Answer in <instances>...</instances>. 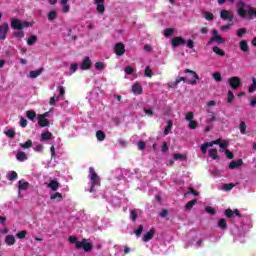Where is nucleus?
<instances>
[{"mask_svg":"<svg viewBox=\"0 0 256 256\" xmlns=\"http://www.w3.org/2000/svg\"><path fill=\"white\" fill-rule=\"evenodd\" d=\"M124 71H125L126 75H133L134 69H133V67L128 66V67H126V68L124 69Z\"/></svg>","mask_w":256,"mask_h":256,"instance_id":"nucleus-61","label":"nucleus"},{"mask_svg":"<svg viewBox=\"0 0 256 256\" xmlns=\"http://www.w3.org/2000/svg\"><path fill=\"white\" fill-rule=\"evenodd\" d=\"M77 69H79V64H77V63H72V64L70 65V71H71V73H75V72L77 71Z\"/></svg>","mask_w":256,"mask_h":256,"instance_id":"nucleus-58","label":"nucleus"},{"mask_svg":"<svg viewBox=\"0 0 256 256\" xmlns=\"http://www.w3.org/2000/svg\"><path fill=\"white\" fill-rule=\"evenodd\" d=\"M171 43H172V47H179V45H185L187 41H185V39L181 37H174Z\"/></svg>","mask_w":256,"mask_h":256,"instance_id":"nucleus-18","label":"nucleus"},{"mask_svg":"<svg viewBox=\"0 0 256 256\" xmlns=\"http://www.w3.org/2000/svg\"><path fill=\"white\" fill-rule=\"evenodd\" d=\"M94 5H96L97 13H100V15L105 13V0H94Z\"/></svg>","mask_w":256,"mask_h":256,"instance_id":"nucleus-11","label":"nucleus"},{"mask_svg":"<svg viewBox=\"0 0 256 256\" xmlns=\"http://www.w3.org/2000/svg\"><path fill=\"white\" fill-rule=\"evenodd\" d=\"M34 151L41 153L43 151V144H38L34 147Z\"/></svg>","mask_w":256,"mask_h":256,"instance_id":"nucleus-64","label":"nucleus"},{"mask_svg":"<svg viewBox=\"0 0 256 256\" xmlns=\"http://www.w3.org/2000/svg\"><path fill=\"white\" fill-rule=\"evenodd\" d=\"M5 243H6V245L12 246L15 243V236L7 235L5 237Z\"/></svg>","mask_w":256,"mask_h":256,"instance_id":"nucleus-29","label":"nucleus"},{"mask_svg":"<svg viewBox=\"0 0 256 256\" xmlns=\"http://www.w3.org/2000/svg\"><path fill=\"white\" fill-rule=\"evenodd\" d=\"M88 179H90V182L88 183L89 193H97V191H99V187H101V177H99L95 168L89 167Z\"/></svg>","mask_w":256,"mask_h":256,"instance_id":"nucleus-1","label":"nucleus"},{"mask_svg":"<svg viewBox=\"0 0 256 256\" xmlns=\"http://www.w3.org/2000/svg\"><path fill=\"white\" fill-rule=\"evenodd\" d=\"M18 189L19 191H29V189H31V184L22 179L18 182Z\"/></svg>","mask_w":256,"mask_h":256,"instance_id":"nucleus-14","label":"nucleus"},{"mask_svg":"<svg viewBox=\"0 0 256 256\" xmlns=\"http://www.w3.org/2000/svg\"><path fill=\"white\" fill-rule=\"evenodd\" d=\"M234 99H235V95L233 94V92L232 91H228L227 102L228 103H232Z\"/></svg>","mask_w":256,"mask_h":256,"instance_id":"nucleus-57","label":"nucleus"},{"mask_svg":"<svg viewBox=\"0 0 256 256\" xmlns=\"http://www.w3.org/2000/svg\"><path fill=\"white\" fill-rule=\"evenodd\" d=\"M184 73H188L186 77H180L177 78L174 83L170 84V87H177L181 81H184V83H188V85H195L197 83V79H199V76H197V73L193 70L186 69Z\"/></svg>","mask_w":256,"mask_h":256,"instance_id":"nucleus-2","label":"nucleus"},{"mask_svg":"<svg viewBox=\"0 0 256 256\" xmlns=\"http://www.w3.org/2000/svg\"><path fill=\"white\" fill-rule=\"evenodd\" d=\"M82 71H87V69H91V58L85 57L80 65Z\"/></svg>","mask_w":256,"mask_h":256,"instance_id":"nucleus-17","label":"nucleus"},{"mask_svg":"<svg viewBox=\"0 0 256 256\" xmlns=\"http://www.w3.org/2000/svg\"><path fill=\"white\" fill-rule=\"evenodd\" d=\"M197 203V199H193L191 201H189L187 204H186V210L187 211H191L193 209V207H195V204Z\"/></svg>","mask_w":256,"mask_h":256,"instance_id":"nucleus-37","label":"nucleus"},{"mask_svg":"<svg viewBox=\"0 0 256 256\" xmlns=\"http://www.w3.org/2000/svg\"><path fill=\"white\" fill-rule=\"evenodd\" d=\"M96 137H97L98 141H105V132L98 130L96 132Z\"/></svg>","mask_w":256,"mask_h":256,"instance_id":"nucleus-43","label":"nucleus"},{"mask_svg":"<svg viewBox=\"0 0 256 256\" xmlns=\"http://www.w3.org/2000/svg\"><path fill=\"white\" fill-rule=\"evenodd\" d=\"M106 67L107 65L104 62L95 63V69H97V71H103V69H105Z\"/></svg>","mask_w":256,"mask_h":256,"instance_id":"nucleus-40","label":"nucleus"},{"mask_svg":"<svg viewBox=\"0 0 256 256\" xmlns=\"http://www.w3.org/2000/svg\"><path fill=\"white\" fill-rule=\"evenodd\" d=\"M205 211H206V213H208L209 215H215V209H213V207H211V206H207V207L205 208Z\"/></svg>","mask_w":256,"mask_h":256,"instance_id":"nucleus-59","label":"nucleus"},{"mask_svg":"<svg viewBox=\"0 0 256 256\" xmlns=\"http://www.w3.org/2000/svg\"><path fill=\"white\" fill-rule=\"evenodd\" d=\"M26 117L27 119H30V121H35V117H37V113H35V111L33 110H28L26 112Z\"/></svg>","mask_w":256,"mask_h":256,"instance_id":"nucleus-32","label":"nucleus"},{"mask_svg":"<svg viewBox=\"0 0 256 256\" xmlns=\"http://www.w3.org/2000/svg\"><path fill=\"white\" fill-rule=\"evenodd\" d=\"M20 146L22 147V149H29V147L33 146V142L31 140H28L25 143H21Z\"/></svg>","mask_w":256,"mask_h":256,"instance_id":"nucleus-49","label":"nucleus"},{"mask_svg":"<svg viewBox=\"0 0 256 256\" xmlns=\"http://www.w3.org/2000/svg\"><path fill=\"white\" fill-rule=\"evenodd\" d=\"M220 18L223 21H233V19H235V15L229 10H221Z\"/></svg>","mask_w":256,"mask_h":256,"instance_id":"nucleus-8","label":"nucleus"},{"mask_svg":"<svg viewBox=\"0 0 256 256\" xmlns=\"http://www.w3.org/2000/svg\"><path fill=\"white\" fill-rule=\"evenodd\" d=\"M173 33H175V29H173V28H166L164 30V37H171V35H173Z\"/></svg>","mask_w":256,"mask_h":256,"instance_id":"nucleus-45","label":"nucleus"},{"mask_svg":"<svg viewBox=\"0 0 256 256\" xmlns=\"http://www.w3.org/2000/svg\"><path fill=\"white\" fill-rule=\"evenodd\" d=\"M114 50H115L116 55L121 57V55L125 54V45H123V43H117L115 45Z\"/></svg>","mask_w":256,"mask_h":256,"instance_id":"nucleus-16","label":"nucleus"},{"mask_svg":"<svg viewBox=\"0 0 256 256\" xmlns=\"http://www.w3.org/2000/svg\"><path fill=\"white\" fill-rule=\"evenodd\" d=\"M247 33V28H239L236 31V35L237 37H239L240 39L243 37V35H245Z\"/></svg>","mask_w":256,"mask_h":256,"instance_id":"nucleus-44","label":"nucleus"},{"mask_svg":"<svg viewBox=\"0 0 256 256\" xmlns=\"http://www.w3.org/2000/svg\"><path fill=\"white\" fill-rule=\"evenodd\" d=\"M35 43H37V36L32 35L27 40V45L33 46Z\"/></svg>","mask_w":256,"mask_h":256,"instance_id":"nucleus-41","label":"nucleus"},{"mask_svg":"<svg viewBox=\"0 0 256 256\" xmlns=\"http://www.w3.org/2000/svg\"><path fill=\"white\" fill-rule=\"evenodd\" d=\"M44 69L39 68L38 70L30 71V79H37L41 73H43Z\"/></svg>","mask_w":256,"mask_h":256,"instance_id":"nucleus-25","label":"nucleus"},{"mask_svg":"<svg viewBox=\"0 0 256 256\" xmlns=\"http://www.w3.org/2000/svg\"><path fill=\"white\" fill-rule=\"evenodd\" d=\"M213 145H219L220 149H227V147H229V141L219 138L212 142H205L200 147V150L202 151L203 155L207 154V148L213 147Z\"/></svg>","mask_w":256,"mask_h":256,"instance_id":"nucleus-4","label":"nucleus"},{"mask_svg":"<svg viewBox=\"0 0 256 256\" xmlns=\"http://www.w3.org/2000/svg\"><path fill=\"white\" fill-rule=\"evenodd\" d=\"M231 27H233V23L223 25L220 27V31H228V29H231Z\"/></svg>","mask_w":256,"mask_h":256,"instance_id":"nucleus-60","label":"nucleus"},{"mask_svg":"<svg viewBox=\"0 0 256 256\" xmlns=\"http://www.w3.org/2000/svg\"><path fill=\"white\" fill-rule=\"evenodd\" d=\"M206 123H214V121H217V116L215 115V112L211 110V108H206Z\"/></svg>","mask_w":256,"mask_h":256,"instance_id":"nucleus-12","label":"nucleus"},{"mask_svg":"<svg viewBox=\"0 0 256 256\" xmlns=\"http://www.w3.org/2000/svg\"><path fill=\"white\" fill-rule=\"evenodd\" d=\"M54 137L53 134L49 131H44L41 133L40 141H53Z\"/></svg>","mask_w":256,"mask_h":256,"instance_id":"nucleus-15","label":"nucleus"},{"mask_svg":"<svg viewBox=\"0 0 256 256\" xmlns=\"http://www.w3.org/2000/svg\"><path fill=\"white\" fill-rule=\"evenodd\" d=\"M59 100V96H53L50 98L49 104L50 105H55V103H57V101Z\"/></svg>","mask_w":256,"mask_h":256,"instance_id":"nucleus-62","label":"nucleus"},{"mask_svg":"<svg viewBox=\"0 0 256 256\" xmlns=\"http://www.w3.org/2000/svg\"><path fill=\"white\" fill-rule=\"evenodd\" d=\"M143 233V225H139L138 229L134 230V234L136 235V237H141Z\"/></svg>","mask_w":256,"mask_h":256,"instance_id":"nucleus-52","label":"nucleus"},{"mask_svg":"<svg viewBox=\"0 0 256 256\" xmlns=\"http://www.w3.org/2000/svg\"><path fill=\"white\" fill-rule=\"evenodd\" d=\"M240 51H243V53L249 52V44L246 40H242L239 42Z\"/></svg>","mask_w":256,"mask_h":256,"instance_id":"nucleus-23","label":"nucleus"},{"mask_svg":"<svg viewBox=\"0 0 256 256\" xmlns=\"http://www.w3.org/2000/svg\"><path fill=\"white\" fill-rule=\"evenodd\" d=\"M212 50L216 53V55H219L220 57L225 56V52L219 47H213Z\"/></svg>","mask_w":256,"mask_h":256,"instance_id":"nucleus-50","label":"nucleus"},{"mask_svg":"<svg viewBox=\"0 0 256 256\" xmlns=\"http://www.w3.org/2000/svg\"><path fill=\"white\" fill-rule=\"evenodd\" d=\"M60 3L62 4V13H69L71 11L69 0H60Z\"/></svg>","mask_w":256,"mask_h":256,"instance_id":"nucleus-20","label":"nucleus"},{"mask_svg":"<svg viewBox=\"0 0 256 256\" xmlns=\"http://www.w3.org/2000/svg\"><path fill=\"white\" fill-rule=\"evenodd\" d=\"M171 129H173V122L171 120L167 121V126L164 129V135H168L171 133Z\"/></svg>","mask_w":256,"mask_h":256,"instance_id":"nucleus-31","label":"nucleus"},{"mask_svg":"<svg viewBox=\"0 0 256 256\" xmlns=\"http://www.w3.org/2000/svg\"><path fill=\"white\" fill-rule=\"evenodd\" d=\"M243 165V160L239 159L237 161H232L229 163V169H235L237 167H241Z\"/></svg>","mask_w":256,"mask_h":256,"instance_id":"nucleus-26","label":"nucleus"},{"mask_svg":"<svg viewBox=\"0 0 256 256\" xmlns=\"http://www.w3.org/2000/svg\"><path fill=\"white\" fill-rule=\"evenodd\" d=\"M47 17L48 21H55V19H57V11L51 10L50 12H48Z\"/></svg>","mask_w":256,"mask_h":256,"instance_id":"nucleus-34","label":"nucleus"},{"mask_svg":"<svg viewBox=\"0 0 256 256\" xmlns=\"http://www.w3.org/2000/svg\"><path fill=\"white\" fill-rule=\"evenodd\" d=\"M173 159H174V161H181L182 163L187 162V155L186 154L175 153L173 155Z\"/></svg>","mask_w":256,"mask_h":256,"instance_id":"nucleus-22","label":"nucleus"},{"mask_svg":"<svg viewBox=\"0 0 256 256\" xmlns=\"http://www.w3.org/2000/svg\"><path fill=\"white\" fill-rule=\"evenodd\" d=\"M8 181H15L17 179V172L15 171H9L6 175Z\"/></svg>","mask_w":256,"mask_h":256,"instance_id":"nucleus-33","label":"nucleus"},{"mask_svg":"<svg viewBox=\"0 0 256 256\" xmlns=\"http://www.w3.org/2000/svg\"><path fill=\"white\" fill-rule=\"evenodd\" d=\"M233 187H235V184L230 183V184H224L222 186L223 191H231V189H233Z\"/></svg>","mask_w":256,"mask_h":256,"instance_id":"nucleus-53","label":"nucleus"},{"mask_svg":"<svg viewBox=\"0 0 256 256\" xmlns=\"http://www.w3.org/2000/svg\"><path fill=\"white\" fill-rule=\"evenodd\" d=\"M16 159H17V161H20L21 163H23V161H27L28 157L25 152L18 151L16 154Z\"/></svg>","mask_w":256,"mask_h":256,"instance_id":"nucleus-24","label":"nucleus"},{"mask_svg":"<svg viewBox=\"0 0 256 256\" xmlns=\"http://www.w3.org/2000/svg\"><path fill=\"white\" fill-rule=\"evenodd\" d=\"M189 129H197L199 127V122L197 120H191L188 122Z\"/></svg>","mask_w":256,"mask_h":256,"instance_id":"nucleus-39","label":"nucleus"},{"mask_svg":"<svg viewBox=\"0 0 256 256\" xmlns=\"http://www.w3.org/2000/svg\"><path fill=\"white\" fill-rule=\"evenodd\" d=\"M34 22L21 21L18 18L11 19V28L16 31H21L27 27H33Z\"/></svg>","mask_w":256,"mask_h":256,"instance_id":"nucleus-5","label":"nucleus"},{"mask_svg":"<svg viewBox=\"0 0 256 256\" xmlns=\"http://www.w3.org/2000/svg\"><path fill=\"white\" fill-rule=\"evenodd\" d=\"M154 237H155V228H151L148 232L144 234V236L142 237V241L144 243H149V241H151V239H153Z\"/></svg>","mask_w":256,"mask_h":256,"instance_id":"nucleus-13","label":"nucleus"},{"mask_svg":"<svg viewBox=\"0 0 256 256\" xmlns=\"http://www.w3.org/2000/svg\"><path fill=\"white\" fill-rule=\"evenodd\" d=\"M144 75H145V77H153V71L151 70V68L149 66L146 67V69L144 71Z\"/></svg>","mask_w":256,"mask_h":256,"instance_id":"nucleus-54","label":"nucleus"},{"mask_svg":"<svg viewBox=\"0 0 256 256\" xmlns=\"http://www.w3.org/2000/svg\"><path fill=\"white\" fill-rule=\"evenodd\" d=\"M37 119H38L39 127H49V120H47V118H44V116H41V114H38Z\"/></svg>","mask_w":256,"mask_h":256,"instance_id":"nucleus-19","label":"nucleus"},{"mask_svg":"<svg viewBox=\"0 0 256 256\" xmlns=\"http://www.w3.org/2000/svg\"><path fill=\"white\" fill-rule=\"evenodd\" d=\"M97 91H99V88H94L93 91L90 92V99H97V97H99Z\"/></svg>","mask_w":256,"mask_h":256,"instance_id":"nucleus-51","label":"nucleus"},{"mask_svg":"<svg viewBox=\"0 0 256 256\" xmlns=\"http://www.w3.org/2000/svg\"><path fill=\"white\" fill-rule=\"evenodd\" d=\"M239 129H240L241 135H245V133L247 131V124H245V122H241Z\"/></svg>","mask_w":256,"mask_h":256,"instance_id":"nucleus-47","label":"nucleus"},{"mask_svg":"<svg viewBox=\"0 0 256 256\" xmlns=\"http://www.w3.org/2000/svg\"><path fill=\"white\" fill-rule=\"evenodd\" d=\"M203 17L206 21H213L215 19V16L211 12H203Z\"/></svg>","mask_w":256,"mask_h":256,"instance_id":"nucleus-36","label":"nucleus"},{"mask_svg":"<svg viewBox=\"0 0 256 256\" xmlns=\"http://www.w3.org/2000/svg\"><path fill=\"white\" fill-rule=\"evenodd\" d=\"M228 83L231 89L237 90L241 87V78L237 76L231 77L228 79Z\"/></svg>","mask_w":256,"mask_h":256,"instance_id":"nucleus-7","label":"nucleus"},{"mask_svg":"<svg viewBox=\"0 0 256 256\" xmlns=\"http://www.w3.org/2000/svg\"><path fill=\"white\" fill-rule=\"evenodd\" d=\"M209 43H217L218 45H221V43H225V39L219 35V32L217 30L212 31V38L210 39Z\"/></svg>","mask_w":256,"mask_h":256,"instance_id":"nucleus-9","label":"nucleus"},{"mask_svg":"<svg viewBox=\"0 0 256 256\" xmlns=\"http://www.w3.org/2000/svg\"><path fill=\"white\" fill-rule=\"evenodd\" d=\"M225 217H227V219H231V217H233V210H231V208H228L225 210Z\"/></svg>","mask_w":256,"mask_h":256,"instance_id":"nucleus-56","label":"nucleus"},{"mask_svg":"<svg viewBox=\"0 0 256 256\" xmlns=\"http://www.w3.org/2000/svg\"><path fill=\"white\" fill-rule=\"evenodd\" d=\"M14 37L16 39H18V41H21V39H23V37H25V32H23V30H18L16 32H14Z\"/></svg>","mask_w":256,"mask_h":256,"instance_id":"nucleus-35","label":"nucleus"},{"mask_svg":"<svg viewBox=\"0 0 256 256\" xmlns=\"http://www.w3.org/2000/svg\"><path fill=\"white\" fill-rule=\"evenodd\" d=\"M185 119H186L187 123H189V121L195 120V113H193L191 111L187 112L185 115Z\"/></svg>","mask_w":256,"mask_h":256,"instance_id":"nucleus-42","label":"nucleus"},{"mask_svg":"<svg viewBox=\"0 0 256 256\" xmlns=\"http://www.w3.org/2000/svg\"><path fill=\"white\" fill-rule=\"evenodd\" d=\"M9 32V24L7 22H4L0 26V39L2 41H5L7 39V33Z\"/></svg>","mask_w":256,"mask_h":256,"instance_id":"nucleus-10","label":"nucleus"},{"mask_svg":"<svg viewBox=\"0 0 256 256\" xmlns=\"http://www.w3.org/2000/svg\"><path fill=\"white\" fill-rule=\"evenodd\" d=\"M47 186L49 189H52V191H57V189H59V182H57V180H51Z\"/></svg>","mask_w":256,"mask_h":256,"instance_id":"nucleus-27","label":"nucleus"},{"mask_svg":"<svg viewBox=\"0 0 256 256\" xmlns=\"http://www.w3.org/2000/svg\"><path fill=\"white\" fill-rule=\"evenodd\" d=\"M212 79H214V81H216V83H219L221 81V72H214L212 74Z\"/></svg>","mask_w":256,"mask_h":256,"instance_id":"nucleus-46","label":"nucleus"},{"mask_svg":"<svg viewBox=\"0 0 256 256\" xmlns=\"http://www.w3.org/2000/svg\"><path fill=\"white\" fill-rule=\"evenodd\" d=\"M256 90V79L255 78H252V85L248 88V91L250 93H253V91Z\"/></svg>","mask_w":256,"mask_h":256,"instance_id":"nucleus-55","label":"nucleus"},{"mask_svg":"<svg viewBox=\"0 0 256 256\" xmlns=\"http://www.w3.org/2000/svg\"><path fill=\"white\" fill-rule=\"evenodd\" d=\"M218 227L220 228V229H222V231H227V220H225V219H220L219 221H218Z\"/></svg>","mask_w":256,"mask_h":256,"instance_id":"nucleus-30","label":"nucleus"},{"mask_svg":"<svg viewBox=\"0 0 256 256\" xmlns=\"http://www.w3.org/2000/svg\"><path fill=\"white\" fill-rule=\"evenodd\" d=\"M208 155L213 160L219 159V154L217 152V149H210V150H208Z\"/></svg>","mask_w":256,"mask_h":256,"instance_id":"nucleus-28","label":"nucleus"},{"mask_svg":"<svg viewBox=\"0 0 256 256\" xmlns=\"http://www.w3.org/2000/svg\"><path fill=\"white\" fill-rule=\"evenodd\" d=\"M76 249H83L86 253H89L93 251V244L83 238L81 242H76Z\"/></svg>","mask_w":256,"mask_h":256,"instance_id":"nucleus-6","label":"nucleus"},{"mask_svg":"<svg viewBox=\"0 0 256 256\" xmlns=\"http://www.w3.org/2000/svg\"><path fill=\"white\" fill-rule=\"evenodd\" d=\"M130 216L133 222L137 221V212L135 210H130Z\"/></svg>","mask_w":256,"mask_h":256,"instance_id":"nucleus-63","label":"nucleus"},{"mask_svg":"<svg viewBox=\"0 0 256 256\" xmlns=\"http://www.w3.org/2000/svg\"><path fill=\"white\" fill-rule=\"evenodd\" d=\"M132 93H134V95H141V93H143V87L141 86V84H133Z\"/></svg>","mask_w":256,"mask_h":256,"instance_id":"nucleus-21","label":"nucleus"},{"mask_svg":"<svg viewBox=\"0 0 256 256\" xmlns=\"http://www.w3.org/2000/svg\"><path fill=\"white\" fill-rule=\"evenodd\" d=\"M4 134L6 135V137L13 139V137H15V128L4 131Z\"/></svg>","mask_w":256,"mask_h":256,"instance_id":"nucleus-38","label":"nucleus"},{"mask_svg":"<svg viewBox=\"0 0 256 256\" xmlns=\"http://www.w3.org/2000/svg\"><path fill=\"white\" fill-rule=\"evenodd\" d=\"M133 173L129 170L122 171V178L118 179V187L119 191H125L126 189H129V182L133 181Z\"/></svg>","mask_w":256,"mask_h":256,"instance_id":"nucleus-3","label":"nucleus"},{"mask_svg":"<svg viewBox=\"0 0 256 256\" xmlns=\"http://www.w3.org/2000/svg\"><path fill=\"white\" fill-rule=\"evenodd\" d=\"M17 239H25L27 237V230H22L16 234Z\"/></svg>","mask_w":256,"mask_h":256,"instance_id":"nucleus-48","label":"nucleus"}]
</instances>
